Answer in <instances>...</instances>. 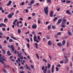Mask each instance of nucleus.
Instances as JSON below:
<instances>
[{
	"instance_id": "f257e3e1",
	"label": "nucleus",
	"mask_w": 73,
	"mask_h": 73,
	"mask_svg": "<svg viewBox=\"0 0 73 73\" xmlns=\"http://www.w3.org/2000/svg\"><path fill=\"white\" fill-rule=\"evenodd\" d=\"M2 56V55L0 54V61L1 62H2V64H4L5 63H4V62H3V60L4 61H5L6 60L3 58V57H4V56L3 55Z\"/></svg>"
},
{
	"instance_id": "f03ea898",
	"label": "nucleus",
	"mask_w": 73,
	"mask_h": 73,
	"mask_svg": "<svg viewBox=\"0 0 73 73\" xmlns=\"http://www.w3.org/2000/svg\"><path fill=\"white\" fill-rule=\"evenodd\" d=\"M48 9H49V7H46L44 9V13L47 16H48Z\"/></svg>"
},
{
	"instance_id": "7ed1b4c3",
	"label": "nucleus",
	"mask_w": 73,
	"mask_h": 73,
	"mask_svg": "<svg viewBox=\"0 0 73 73\" xmlns=\"http://www.w3.org/2000/svg\"><path fill=\"white\" fill-rule=\"evenodd\" d=\"M47 66H45V69H44V66H43L42 68V69L43 70L44 73H46V71H47Z\"/></svg>"
},
{
	"instance_id": "20e7f679",
	"label": "nucleus",
	"mask_w": 73,
	"mask_h": 73,
	"mask_svg": "<svg viewBox=\"0 0 73 73\" xmlns=\"http://www.w3.org/2000/svg\"><path fill=\"white\" fill-rule=\"evenodd\" d=\"M65 17H64V18H63V20L62 23V24L63 25L64 24V23H65V22L66 21V19H65Z\"/></svg>"
},
{
	"instance_id": "39448f33",
	"label": "nucleus",
	"mask_w": 73,
	"mask_h": 73,
	"mask_svg": "<svg viewBox=\"0 0 73 73\" xmlns=\"http://www.w3.org/2000/svg\"><path fill=\"white\" fill-rule=\"evenodd\" d=\"M66 13H67L68 15H71L72 13L70 12L68 10H67L66 12Z\"/></svg>"
},
{
	"instance_id": "423d86ee",
	"label": "nucleus",
	"mask_w": 73,
	"mask_h": 73,
	"mask_svg": "<svg viewBox=\"0 0 73 73\" xmlns=\"http://www.w3.org/2000/svg\"><path fill=\"white\" fill-rule=\"evenodd\" d=\"M64 58H66V61L65 62V63H68V61H69V60H68V58H67V57L66 56H64Z\"/></svg>"
},
{
	"instance_id": "0eeeda50",
	"label": "nucleus",
	"mask_w": 73,
	"mask_h": 73,
	"mask_svg": "<svg viewBox=\"0 0 73 73\" xmlns=\"http://www.w3.org/2000/svg\"><path fill=\"white\" fill-rule=\"evenodd\" d=\"M61 21H62V20H61V19H59L58 20L57 23H56V25H58V24H60V23H61Z\"/></svg>"
},
{
	"instance_id": "6e6552de",
	"label": "nucleus",
	"mask_w": 73,
	"mask_h": 73,
	"mask_svg": "<svg viewBox=\"0 0 73 73\" xmlns=\"http://www.w3.org/2000/svg\"><path fill=\"white\" fill-rule=\"evenodd\" d=\"M17 53L18 55V56L19 57H20L21 56V53H19V51H17Z\"/></svg>"
},
{
	"instance_id": "1a4fd4ad",
	"label": "nucleus",
	"mask_w": 73,
	"mask_h": 73,
	"mask_svg": "<svg viewBox=\"0 0 73 73\" xmlns=\"http://www.w3.org/2000/svg\"><path fill=\"white\" fill-rule=\"evenodd\" d=\"M13 51H15V48L13 45H12L11 46V48Z\"/></svg>"
},
{
	"instance_id": "9d476101",
	"label": "nucleus",
	"mask_w": 73,
	"mask_h": 73,
	"mask_svg": "<svg viewBox=\"0 0 73 73\" xmlns=\"http://www.w3.org/2000/svg\"><path fill=\"white\" fill-rule=\"evenodd\" d=\"M25 65L26 67V69H29V70H31V69L29 68L28 66V65H27V64H25Z\"/></svg>"
},
{
	"instance_id": "9b49d317",
	"label": "nucleus",
	"mask_w": 73,
	"mask_h": 73,
	"mask_svg": "<svg viewBox=\"0 0 73 73\" xmlns=\"http://www.w3.org/2000/svg\"><path fill=\"white\" fill-rule=\"evenodd\" d=\"M36 38L37 37H36V35H34V41H36V42H37V40L36 39Z\"/></svg>"
},
{
	"instance_id": "f8f14e48",
	"label": "nucleus",
	"mask_w": 73,
	"mask_h": 73,
	"mask_svg": "<svg viewBox=\"0 0 73 73\" xmlns=\"http://www.w3.org/2000/svg\"><path fill=\"white\" fill-rule=\"evenodd\" d=\"M53 11H51L50 13V17H53Z\"/></svg>"
},
{
	"instance_id": "ddd939ff",
	"label": "nucleus",
	"mask_w": 73,
	"mask_h": 73,
	"mask_svg": "<svg viewBox=\"0 0 73 73\" xmlns=\"http://www.w3.org/2000/svg\"><path fill=\"white\" fill-rule=\"evenodd\" d=\"M57 45H58V46H60V47L62 46V44L60 43H58Z\"/></svg>"
},
{
	"instance_id": "4468645a",
	"label": "nucleus",
	"mask_w": 73,
	"mask_h": 73,
	"mask_svg": "<svg viewBox=\"0 0 73 73\" xmlns=\"http://www.w3.org/2000/svg\"><path fill=\"white\" fill-rule=\"evenodd\" d=\"M43 61H44L46 63H47L48 62V61L46 59H45V58H43L42 60Z\"/></svg>"
},
{
	"instance_id": "2eb2a0df",
	"label": "nucleus",
	"mask_w": 73,
	"mask_h": 73,
	"mask_svg": "<svg viewBox=\"0 0 73 73\" xmlns=\"http://www.w3.org/2000/svg\"><path fill=\"white\" fill-rule=\"evenodd\" d=\"M34 3H35V1L33 0H31L30 2V4H34Z\"/></svg>"
},
{
	"instance_id": "dca6fc26",
	"label": "nucleus",
	"mask_w": 73,
	"mask_h": 73,
	"mask_svg": "<svg viewBox=\"0 0 73 73\" xmlns=\"http://www.w3.org/2000/svg\"><path fill=\"white\" fill-rule=\"evenodd\" d=\"M12 3V1H9L8 3L7 4V6L11 4V3Z\"/></svg>"
},
{
	"instance_id": "f3484780",
	"label": "nucleus",
	"mask_w": 73,
	"mask_h": 73,
	"mask_svg": "<svg viewBox=\"0 0 73 73\" xmlns=\"http://www.w3.org/2000/svg\"><path fill=\"white\" fill-rule=\"evenodd\" d=\"M48 44L49 45H52V43H51V42H50V41L49 40L48 42Z\"/></svg>"
},
{
	"instance_id": "a211bd4d",
	"label": "nucleus",
	"mask_w": 73,
	"mask_h": 73,
	"mask_svg": "<svg viewBox=\"0 0 73 73\" xmlns=\"http://www.w3.org/2000/svg\"><path fill=\"white\" fill-rule=\"evenodd\" d=\"M18 20L17 19H16L15 20V21L13 22V24L14 25H15V24L17 22V21Z\"/></svg>"
},
{
	"instance_id": "6ab92c4d",
	"label": "nucleus",
	"mask_w": 73,
	"mask_h": 73,
	"mask_svg": "<svg viewBox=\"0 0 73 73\" xmlns=\"http://www.w3.org/2000/svg\"><path fill=\"white\" fill-rule=\"evenodd\" d=\"M32 27L33 29H36V25H33L32 26Z\"/></svg>"
},
{
	"instance_id": "aec40b11",
	"label": "nucleus",
	"mask_w": 73,
	"mask_h": 73,
	"mask_svg": "<svg viewBox=\"0 0 73 73\" xmlns=\"http://www.w3.org/2000/svg\"><path fill=\"white\" fill-rule=\"evenodd\" d=\"M66 42L65 41V40H63V41L62 42V45H65V44Z\"/></svg>"
},
{
	"instance_id": "412c9836",
	"label": "nucleus",
	"mask_w": 73,
	"mask_h": 73,
	"mask_svg": "<svg viewBox=\"0 0 73 73\" xmlns=\"http://www.w3.org/2000/svg\"><path fill=\"white\" fill-rule=\"evenodd\" d=\"M8 18H12V15L11 14H10L8 15Z\"/></svg>"
},
{
	"instance_id": "4be33fe9",
	"label": "nucleus",
	"mask_w": 73,
	"mask_h": 73,
	"mask_svg": "<svg viewBox=\"0 0 73 73\" xmlns=\"http://www.w3.org/2000/svg\"><path fill=\"white\" fill-rule=\"evenodd\" d=\"M25 62H26V61L24 60H23V62L21 63V64H23V65H24V63H25Z\"/></svg>"
},
{
	"instance_id": "5701e85b",
	"label": "nucleus",
	"mask_w": 73,
	"mask_h": 73,
	"mask_svg": "<svg viewBox=\"0 0 73 73\" xmlns=\"http://www.w3.org/2000/svg\"><path fill=\"white\" fill-rule=\"evenodd\" d=\"M3 70L4 73H7L8 72L6 70H5V69H3Z\"/></svg>"
},
{
	"instance_id": "b1692460",
	"label": "nucleus",
	"mask_w": 73,
	"mask_h": 73,
	"mask_svg": "<svg viewBox=\"0 0 73 73\" xmlns=\"http://www.w3.org/2000/svg\"><path fill=\"white\" fill-rule=\"evenodd\" d=\"M50 64H48L47 66L48 69H50Z\"/></svg>"
},
{
	"instance_id": "393cba45",
	"label": "nucleus",
	"mask_w": 73,
	"mask_h": 73,
	"mask_svg": "<svg viewBox=\"0 0 73 73\" xmlns=\"http://www.w3.org/2000/svg\"><path fill=\"white\" fill-rule=\"evenodd\" d=\"M57 20V17H55L53 20V21H56V20Z\"/></svg>"
},
{
	"instance_id": "a878e982",
	"label": "nucleus",
	"mask_w": 73,
	"mask_h": 73,
	"mask_svg": "<svg viewBox=\"0 0 73 73\" xmlns=\"http://www.w3.org/2000/svg\"><path fill=\"white\" fill-rule=\"evenodd\" d=\"M68 34L69 36H71L72 35V33L69 31H68Z\"/></svg>"
},
{
	"instance_id": "bb28decb",
	"label": "nucleus",
	"mask_w": 73,
	"mask_h": 73,
	"mask_svg": "<svg viewBox=\"0 0 73 73\" xmlns=\"http://www.w3.org/2000/svg\"><path fill=\"white\" fill-rule=\"evenodd\" d=\"M38 37V40H39V41H41V39L40 38V36L38 35L37 36Z\"/></svg>"
},
{
	"instance_id": "cd10ccee",
	"label": "nucleus",
	"mask_w": 73,
	"mask_h": 73,
	"mask_svg": "<svg viewBox=\"0 0 73 73\" xmlns=\"http://www.w3.org/2000/svg\"><path fill=\"white\" fill-rule=\"evenodd\" d=\"M11 37L12 38H13V40H16V38H15L14 37H13L12 36H11Z\"/></svg>"
},
{
	"instance_id": "c85d7f7f",
	"label": "nucleus",
	"mask_w": 73,
	"mask_h": 73,
	"mask_svg": "<svg viewBox=\"0 0 73 73\" xmlns=\"http://www.w3.org/2000/svg\"><path fill=\"white\" fill-rule=\"evenodd\" d=\"M50 27H51L50 25H49L47 27V28L48 30L50 29Z\"/></svg>"
},
{
	"instance_id": "c756f323",
	"label": "nucleus",
	"mask_w": 73,
	"mask_h": 73,
	"mask_svg": "<svg viewBox=\"0 0 73 73\" xmlns=\"http://www.w3.org/2000/svg\"><path fill=\"white\" fill-rule=\"evenodd\" d=\"M18 33H21V30H20V29H18Z\"/></svg>"
},
{
	"instance_id": "7c9ffc66",
	"label": "nucleus",
	"mask_w": 73,
	"mask_h": 73,
	"mask_svg": "<svg viewBox=\"0 0 73 73\" xmlns=\"http://www.w3.org/2000/svg\"><path fill=\"white\" fill-rule=\"evenodd\" d=\"M56 72H58V70H59V69H58V67H56Z\"/></svg>"
},
{
	"instance_id": "2f4dec72",
	"label": "nucleus",
	"mask_w": 73,
	"mask_h": 73,
	"mask_svg": "<svg viewBox=\"0 0 73 73\" xmlns=\"http://www.w3.org/2000/svg\"><path fill=\"white\" fill-rule=\"evenodd\" d=\"M52 28L53 29H56V27L54 26H53L52 27Z\"/></svg>"
},
{
	"instance_id": "473e14b6",
	"label": "nucleus",
	"mask_w": 73,
	"mask_h": 73,
	"mask_svg": "<svg viewBox=\"0 0 73 73\" xmlns=\"http://www.w3.org/2000/svg\"><path fill=\"white\" fill-rule=\"evenodd\" d=\"M9 42H13V40H12V39H10L9 40Z\"/></svg>"
},
{
	"instance_id": "72a5a7b5",
	"label": "nucleus",
	"mask_w": 73,
	"mask_h": 73,
	"mask_svg": "<svg viewBox=\"0 0 73 73\" xmlns=\"http://www.w3.org/2000/svg\"><path fill=\"white\" fill-rule=\"evenodd\" d=\"M46 1L47 2H48L49 3H51V0H47Z\"/></svg>"
},
{
	"instance_id": "f704fd0d",
	"label": "nucleus",
	"mask_w": 73,
	"mask_h": 73,
	"mask_svg": "<svg viewBox=\"0 0 73 73\" xmlns=\"http://www.w3.org/2000/svg\"><path fill=\"white\" fill-rule=\"evenodd\" d=\"M66 3H71V1H66Z\"/></svg>"
},
{
	"instance_id": "c9c22d12",
	"label": "nucleus",
	"mask_w": 73,
	"mask_h": 73,
	"mask_svg": "<svg viewBox=\"0 0 73 73\" xmlns=\"http://www.w3.org/2000/svg\"><path fill=\"white\" fill-rule=\"evenodd\" d=\"M46 37H47V39H48V40L49 39V35H47Z\"/></svg>"
},
{
	"instance_id": "e433bc0d",
	"label": "nucleus",
	"mask_w": 73,
	"mask_h": 73,
	"mask_svg": "<svg viewBox=\"0 0 73 73\" xmlns=\"http://www.w3.org/2000/svg\"><path fill=\"white\" fill-rule=\"evenodd\" d=\"M21 4L23 6V5H24V2H22L20 4V5H21Z\"/></svg>"
},
{
	"instance_id": "4c0bfd02",
	"label": "nucleus",
	"mask_w": 73,
	"mask_h": 73,
	"mask_svg": "<svg viewBox=\"0 0 73 73\" xmlns=\"http://www.w3.org/2000/svg\"><path fill=\"white\" fill-rule=\"evenodd\" d=\"M2 30L3 31H5V28H2Z\"/></svg>"
},
{
	"instance_id": "58836bf2",
	"label": "nucleus",
	"mask_w": 73,
	"mask_h": 73,
	"mask_svg": "<svg viewBox=\"0 0 73 73\" xmlns=\"http://www.w3.org/2000/svg\"><path fill=\"white\" fill-rule=\"evenodd\" d=\"M27 46L28 48H29V47H30V46H29V43H27Z\"/></svg>"
},
{
	"instance_id": "ea45409f",
	"label": "nucleus",
	"mask_w": 73,
	"mask_h": 73,
	"mask_svg": "<svg viewBox=\"0 0 73 73\" xmlns=\"http://www.w3.org/2000/svg\"><path fill=\"white\" fill-rule=\"evenodd\" d=\"M2 26H3V27H6V25H5L3 23H2Z\"/></svg>"
},
{
	"instance_id": "a19ab883",
	"label": "nucleus",
	"mask_w": 73,
	"mask_h": 73,
	"mask_svg": "<svg viewBox=\"0 0 73 73\" xmlns=\"http://www.w3.org/2000/svg\"><path fill=\"white\" fill-rule=\"evenodd\" d=\"M54 36L56 37V38H57L58 37V35L57 34L55 35Z\"/></svg>"
},
{
	"instance_id": "79ce46f5",
	"label": "nucleus",
	"mask_w": 73,
	"mask_h": 73,
	"mask_svg": "<svg viewBox=\"0 0 73 73\" xmlns=\"http://www.w3.org/2000/svg\"><path fill=\"white\" fill-rule=\"evenodd\" d=\"M25 34L26 35H27V34H29V31H27L25 33Z\"/></svg>"
},
{
	"instance_id": "37998d69",
	"label": "nucleus",
	"mask_w": 73,
	"mask_h": 73,
	"mask_svg": "<svg viewBox=\"0 0 73 73\" xmlns=\"http://www.w3.org/2000/svg\"><path fill=\"white\" fill-rule=\"evenodd\" d=\"M47 73H50V70H48L47 71Z\"/></svg>"
},
{
	"instance_id": "c03bdc74",
	"label": "nucleus",
	"mask_w": 73,
	"mask_h": 73,
	"mask_svg": "<svg viewBox=\"0 0 73 73\" xmlns=\"http://www.w3.org/2000/svg\"><path fill=\"white\" fill-rule=\"evenodd\" d=\"M40 20L39 19H38V24H40Z\"/></svg>"
},
{
	"instance_id": "a18cd8bd",
	"label": "nucleus",
	"mask_w": 73,
	"mask_h": 73,
	"mask_svg": "<svg viewBox=\"0 0 73 73\" xmlns=\"http://www.w3.org/2000/svg\"><path fill=\"white\" fill-rule=\"evenodd\" d=\"M62 28H64L65 27H66V26L64 25H62Z\"/></svg>"
},
{
	"instance_id": "49530a36",
	"label": "nucleus",
	"mask_w": 73,
	"mask_h": 73,
	"mask_svg": "<svg viewBox=\"0 0 73 73\" xmlns=\"http://www.w3.org/2000/svg\"><path fill=\"white\" fill-rule=\"evenodd\" d=\"M5 53V51L4 50H3V54H4Z\"/></svg>"
},
{
	"instance_id": "de8ad7c7",
	"label": "nucleus",
	"mask_w": 73,
	"mask_h": 73,
	"mask_svg": "<svg viewBox=\"0 0 73 73\" xmlns=\"http://www.w3.org/2000/svg\"><path fill=\"white\" fill-rule=\"evenodd\" d=\"M31 19H32V17H28V20H30Z\"/></svg>"
},
{
	"instance_id": "09e8293b",
	"label": "nucleus",
	"mask_w": 73,
	"mask_h": 73,
	"mask_svg": "<svg viewBox=\"0 0 73 73\" xmlns=\"http://www.w3.org/2000/svg\"><path fill=\"white\" fill-rule=\"evenodd\" d=\"M56 34L57 35H61V33L59 32L58 33H57Z\"/></svg>"
},
{
	"instance_id": "8fccbe9b",
	"label": "nucleus",
	"mask_w": 73,
	"mask_h": 73,
	"mask_svg": "<svg viewBox=\"0 0 73 73\" xmlns=\"http://www.w3.org/2000/svg\"><path fill=\"white\" fill-rule=\"evenodd\" d=\"M3 27V23H1L0 24V27Z\"/></svg>"
},
{
	"instance_id": "3c124183",
	"label": "nucleus",
	"mask_w": 73,
	"mask_h": 73,
	"mask_svg": "<svg viewBox=\"0 0 73 73\" xmlns=\"http://www.w3.org/2000/svg\"><path fill=\"white\" fill-rule=\"evenodd\" d=\"M23 68V66H21L19 68L20 69H24V68Z\"/></svg>"
},
{
	"instance_id": "603ef678",
	"label": "nucleus",
	"mask_w": 73,
	"mask_h": 73,
	"mask_svg": "<svg viewBox=\"0 0 73 73\" xmlns=\"http://www.w3.org/2000/svg\"><path fill=\"white\" fill-rule=\"evenodd\" d=\"M25 11L26 12V13H28V10L27 9H26L25 10Z\"/></svg>"
},
{
	"instance_id": "864d4df0",
	"label": "nucleus",
	"mask_w": 73,
	"mask_h": 73,
	"mask_svg": "<svg viewBox=\"0 0 73 73\" xmlns=\"http://www.w3.org/2000/svg\"><path fill=\"white\" fill-rule=\"evenodd\" d=\"M1 12L3 13H4V12H5V11H4V10H2L1 11Z\"/></svg>"
},
{
	"instance_id": "5fc2aeb1",
	"label": "nucleus",
	"mask_w": 73,
	"mask_h": 73,
	"mask_svg": "<svg viewBox=\"0 0 73 73\" xmlns=\"http://www.w3.org/2000/svg\"><path fill=\"white\" fill-rule=\"evenodd\" d=\"M51 72L52 73H54V69H52Z\"/></svg>"
},
{
	"instance_id": "6e6d98bb",
	"label": "nucleus",
	"mask_w": 73,
	"mask_h": 73,
	"mask_svg": "<svg viewBox=\"0 0 73 73\" xmlns=\"http://www.w3.org/2000/svg\"><path fill=\"white\" fill-rule=\"evenodd\" d=\"M20 11H18L17 10L16 11V14H17V13H19Z\"/></svg>"
},
{
	"instance_id": "4d7b16f0",
	"label": "nucleus",
	"mask_w": 73,
	"mask_h": 73,
	"mask_svg": "<svg viewBox=\"0 0 73 73\" xmlns=\"http://www.w3.org/2000/svg\"><path fill=\"white\" fill-rule=\"evenodd\" d=\"M4 22H5V21H7V18H5V19L4 20Z\"/></svg>"
},
{
	"instance_id": "13d9d810",
	"label": "nucleus",
	"mask_w": 73,
	"mask_h": 73,
	"mask_svg": "<svg viewBox=\"0 0 73 73\" xmlns=\"http://www.w3.org/2000/svg\"><path fill=\"white\" fill-rule=\"evenodd\" d=\"M18 61L19 62H20V58H18V59H17Z\"/></svg>"
},
{
	"instance_id": "bf43d9fd",
	"label": "nucleus",
	"mask_w": 73,
	"mask_h": 73,
	"mask_svg": "<svg viewBox=\"0 0 73 73\" xmlns=\"http://www.w3.org/2000/svg\"><path fill=\"white\" fill-rule=\"evenodd\" d=\"M56 66H58V67H61V65L60 64H58Z\"/></svg>"
},
{
	"instance_id": "052dcab7",
	"label": "nucleus",
	"mask_w": 73,
	"mask_h": 73,
	"mask_svg": "<svg viewBox=\"0 0 73 73\" xmlns=\"http://www.w3.org/2000/svg\"><path fill=\"white\" fill-rule=\"evenodd\" d=\"M19 21H17V26H18V27H19Z\"/></svg>"
},
{
	"instance_id": "680f3d73",
	"label": "nucleus",
	"mask_w": 73,
	"mask_h": 73,
	"mask_svg": "<svg viewBox=\"0 0 73 73\" xmlns=\"http://www.w3.org/2000/svg\"><path fill=\"white\" fill-rule=\"evenodd\" d=\"M31 68H33V69L34 68V66L32 65H31Z\"/></svg>"
},
{
	"instance_id": "e2e57ef3",
	"label": "nucleus",
	"mask_w": 73,
	"mask_h": 73,
	"mask_svg": "<svg viewBox=\"0 0 73 73\" xmlns=\"http://www.w3.org/2000/svg\"><path fill=\"white\" fill-rule=\"evenodd\" d=\"M32 16H35V13H33L32 14Z\"/></svg>"
},
{
	"instance_id": "0e129e2a",
	"label": "nucleus",
	"mask_w": 73,
	"mask_h": 73,
	"mask_svg": "<svg viewBox=\"0 0 73 73\" xmlns=\"http://www.w3.org/2000/svg\"><path fill=\"white\" fill-rule=\"evenodd\" d=\"M9 27H8L7 28V31H9Z\"/></svg>"
},
{
	"instance_id": "69168bd1",
	"label": "nucleus",
	"mask_w": 73,
	"mask_h": 73,
	"mask_svg": "<svg viewBox=\"0 0 73 73\" xmlns=\"http://www.w3.org/2000/svg\"><path fill=\"white\" fill-rule=\"evenodd\" d=\"M37 57L38 59L39 58V56H38V55L37 54Z\"/></svg>"
},
{
	"instance_id": "338daca9",
	"label": "nucleus",
	"mask_w": 73,
	"mask_h": 73,
	"mask_svg": "<svg viewBox=\"0 0 73 73\" xmlns=\"http://www.w3.org/2000/svg\"><path fill=\"white\" fill-rule=\"evenodd\" d=\"M48 23H49V22L47 21L46 22V25H47V24H48Z\"/></svg>"
},
{
	"instance_id": "774afa93",
	"label": "nucleus",
	"mask_w": 73,
	"mask_h": 73,
	"mask_svg": "<svg viewBox=\"0 0 73 73\" xmlns=\"http://www.w3.org/2000/svg\"><path fill=\"white\" fill-rule=\"evenodd\" d=\"M9 37L7 36V40H9Z\"/></svg>"
}]
</instances>
